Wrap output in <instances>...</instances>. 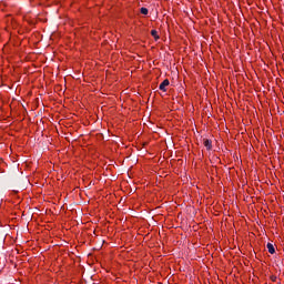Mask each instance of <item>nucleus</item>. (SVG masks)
<instances>
[{
	"instance_id": "20e7f679",
	"label": "nucleus",
	"mask_w": 284,
	"mask_h": 284,
	"mask_svg": "<svg viewBox=\"0 0 284 284\" xmlns=\"http://www.w3.org/2000/svg\"><path fill=\"white\" fill-rule=\"evenodd\" d=\"M151 36L155 39V41H159V32L156 30H152Z\"/></svg>"
},
{
	"instance_id": "423d86ee",
	"label": "nucleus",
	"mask_w": 284,
	"mask_h": 284,
	"mask_svg": "<svg viewBox=\"0 0 284 284\" xmlns=\"http://www.w3.org/2000/svg\"><path fill=\"white\" fill-rule=\"evenodd\" d=\"M271 280L274 282H276V276H272Z\"/></svg>"
},
{
	"instance_id": "f257e3e1",
	"label": "nucleus",
	"mask_w": 284,
	"mask_h": 284,
	"mask_svg": "<svg viewBox=\"0 0 284 284\" xmlns=\"http://www.w3.org/2000/svg\"><path fill=\"white\" fill-rule=\"evenodd\" d=\"M168 85H170V80L165 79L161 84H160V90H162V92H166L168 91Z\"/></svg>"
},
{
	"instance_id": "f03ea898",
	"label": "nucleus",
	"mask_w": 284,
	"mask_h": 284,
	"mask_svg": "<svg viewBox=\"0 0 284 284\" xmlns=\"http://www.w3.org/2000/svg\"><path fill=\"white\" fill-rule=\"evenodd\" d=\"M266 247H267L270 254H276V248H274V244L267 243Z\"/></svg>"
},
{
	"instance_id": "39448f33",
	"label": "nucleus",
	"mask_w": 284,
	"mask_h": 284,
	"mask_svg": "<svg viewBox=\"0 0 284 284\" xmlns=\"http://www.w3.org/2000/svg\"><path fill=\"white\" fill-rule=\"evenodd\" d=\"M141 14H148V8H141L140 10Z\"/></svg>"
},
{
	"instance_id": "7ed1b4c3",
	"label": "nucleus",
	"mask_w": 284,
	"mask_h": 284,
	"mask_svg": "<svg viewBox=\"0 0 284 284\" xmlns=\"http://www.w3.org/2000/svg\"><path fill=\"white\" fill-rule=\"evenodd\" d=\"M203 143L206 150H212V140L204 139Z\"/></svg>"
}]
</instances>
